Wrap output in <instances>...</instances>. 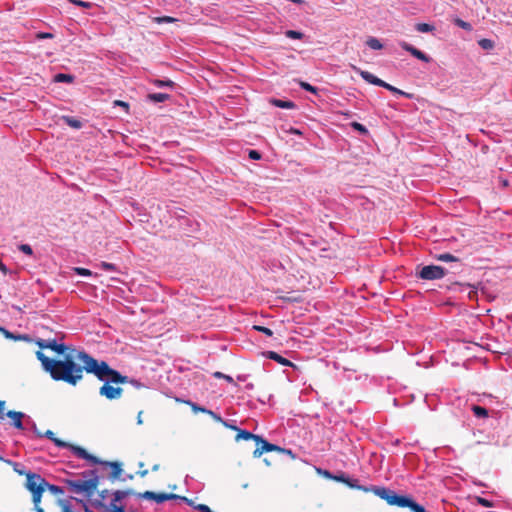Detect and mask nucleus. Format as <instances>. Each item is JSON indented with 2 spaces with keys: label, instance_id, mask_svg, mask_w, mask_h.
<instances>
[{
  "label": "nucleus",
  "instance_id": "nucleus-21",
  "mask_svg": "<svg viewBox=\"0 0 512 512\" xmlns=\"http://www.w3.org/2000/svg\"><path fill=\"white\" fill-rule=\"evenodd\" d=\"M46 490L50 491L55 496L64 494V489L62 487L54 485V484H49L48 482L46 485Z\"/></svg>",
  "mask_w": 512,
  "mask_h": 512
},
{
  "label": "nucleus",
  "instance_id": "nucleus-27",
  "mask_svg": "<svg viewBox=\"0 0 512 512\" xmlns=\"http://www.w3.org/2000/svg\"><path fill=\"white\" fill-rule=\"evenodd\" d=\"M472 411L476 414V416H487L488 410L484 407L478 405L471 406Z\"/></svg>",
  "mask_w": 512,
  "mask_h": 512
},
{
  "label": "nucleus",
  "instance_id": "nucleus-10",
  "mask_svg": "<svg viewBox=\"0 0 512 512\" xmlns=\"http://www.w3.org/2000/svg\"><path fill=\"white\" fill-rule=\"evenodd\" d=\"M123 389L105 382L99 389V394L109 400H116L122 396Z\"/></svg>",
  "mask_w": 512,
  "mask_h": 512
},
{
  "label": "nucleus",
  "instance_id": "nucleus-7",
  "mask_svg": "<svg viewBox=\"0 0 512 512\" xmlns=\"http://www.w3.org/2000/svg\"><path fill=\"white\" fill-rule=\"evenodd\" d=\"M446 270L437 265H427L423 266L419 271L416 272V275L424 280H436L441 279L445 276Z\"/></svg>",
  "mask_w": 512,
  "mask_h": 512
},
{
  "label": "nucleus",
  "instance_id": "nucleus-20",
  "mask_svg": "<svg viewBox=\"0 0 512 512\" xmlns=\"http://www.w3.org/2000/svg\"><path fill=\"white\" fill-rule=\"evenodd\" d=\"M415 28L418 32H422V33L432 32L435 29V27L433 25L428 24V23H418V24H416Z\"/></svg>",
  "mask_w": 512,
  "mask_h": 512
},
{
  "label": "nucleus",
  "instance_id": "nucleus-49",
  "mask_svg": "<svg viewBox=\"0 0 512 512\" xmlns=\"http://www.w3.org/2000/svg\"><path fill=\"white\" fill-rule=\"evenodd\" d=\"M62 508H63V511L64 512H69L68 509H69V505H68V502L67 501H61L60 502Z\"/></svg>",
  "mask_w": 512,
  "mask_h": 512
},
{
  "label": "nucleus",
  "instance_id": "nucleus-8",
  "mask_svg": "<svg viewBox=\"0 0 512 512\" xmlns=\"http://www.w3.org/2000/svg\"><path fill=\"white\" fill-rule=\"evenodd\" d=\"M36 344L41 349H51L52 351L58 353V354H64L65 352L69 351V353L72 352L73 348H70L69 346L63 344V343H57L56 339H38L36 341Z\"/></svg>",
  "mask_w": 512,
  "mask_h": 512
},
{
  "label": "nucleus",
  "instance_id": "nucleus-55",
  "mask_svg": "<svg viewBox=\"0 0 512 512\" xmlns=\"http://www.w3.org/2000/svg\"><path fill=\"white\" fill-rule=\"evenodd\" d=\"M15 472H17L19 475H25L26 476V471L22 470V469H17V468H14Z\"/></svg>",
  "mask_w": 512,
  "mask_h": 512
},
{
  "label": "nucleus",
  "instance_id": "nucleus-51",
  "mask_svg": "<svg viewBox=\"0 0 512 512\" xmlns=\"http://www.w3.org/2000/svg\"><path fill=\"white\" fill-rule=\"evenodd\" d=\"M4 407H5V402L0 400V416L3 415Z\"/></svg>",
  "mask_w": 512,
  "mask_h": 512
},
{
  "label": "nucleus",
  "instance_id": "nucleus-54",
  "mask_svg": "<svg viewBox=\"0 0 512 512\" xmlns=\"http://www.w3.org/2000/svg\"><path fill=\"white\" fill-rule=\"evenodd\" d=\"M39 37H41V38H51V37H52V34H50V33H41V34L39 35Z\"/></svg>",
  "mask_w": 512,
  "mask_h": 512
},
{
  "label": "nucleus",
  "instance_id": "nucleus-31",
  "mask_svg": "<svg viewBox=\"0 0 512 512\" xmlns=\"http://www.w3.org/2000/svg\"><path fill=\"white\" fill-rule=\"evenodd\" d=\"M154 21L156 23H159V24H161V23H173V22L176 21V19L173 18V17H170V16H161V17L154 18Z\"/></svg>",
  "mask_w": 512,
  "mask_h": 512
},
{
  "label": "nucleus",
  "instance_id": "nucleus-56",
  "mask_svg": "<svg viewBox=\"0 0 512 512\" xmlns=\"http://www.w3.org/2000/svg\"><path fill=\"white\" fill-rule=\"evenodd\" d=\"M140 477H145L148 474V470H141L138 472Z\"/></svg>",
  "mask_w": 512,
  "mask_h": 512
},
{
  "label": "nucleus",
  "instance_id": "nucleus-22",
  "mask_svg": "<svg viewBox=\"0 0 512 512\" xmlns=\"http://www.w3.org/2000/svg\"><path fill=\"white\" fill-rule=\"evenodd\" d=\"M73 80H74V77L70 74L59 73V74H56L54 77L55 82L71 83V82H73Z\"/></svg>",
  "mask_w": 512,
  "mask_h": 512
},
{
  "label": "nucleus",
  "instance_id": "nucleus-42",
  "mask_svg": "<svg viewBox=\"0 0 512 512\" xmlns=\"http://www.w3.org/2000/svg\"><path fill=\"white\" fill-rule=\"evenodd\" d=\"M126 495H128V492H125V491H116L114 493V500L115 501H120L122 498H124Z\"/></svg>",
  "mask_w": 512,
  "mask_h": 512
},
{
  "label": "nucleus",
  "instance_id": "nucleus-30",
  "mask_svg": "<svg viewBox=\"0 0 512 512\" xmlns=\"http://www.w3.org/2000/svg\"><path fill=\"white\" fill-rule=\"evenodd\" d=\"M351 126L362 135L368 134V129L364 125H362L358 122H352Z\"/></svg>",
  "mask_w": 512,
  "mask_h": 512
},
{
  "label": "nucleus",
  "instance_id": "nucleus-28",
  "mask_svg": "<svg viewBox=\"0 0 512 512\" xmlns=\"http://www.w3.org/2000/svg\"><path fill=\"white\" fill-rule=\"evenodd\" d=\"M454 23H455L458 27H460V28H462V29H464V30H466V31H471V30H472V26H471V24H470V23H468V22L463 21V20H462V19H460V18H456V19L454 20Z\"/></svg>",
  "mask_w": 512,
  "mask_h": 512
},
{
  "label": "nucleus",
  "instance_id": "nucleus-46",
  "mask_svg": "<svg viewBox=\"0 0 512 512\" xmlns=\"http://www.w3.org/2000/svg\"><path fill=\"white\" fill-rule=\"evenodd\" d=\"M280 454H286L293 460L296 459V455L290 449L283 448V451Z\"/></svg>",
  "mask_w": 512,
  "mask_h": 512
},
{
  "label": "nucleus",
  "instance_id": "nucleus-26",
  "mask_svg": "<svg viewBox=\"0 0 512 512\" xmlns=\"http://www.w3.org/2000/svg\"><path fill=\"white\" fill-rule=\"evenodd\" d=\"M187 404H189V402H186ZM191 407H192V411L194 413H197V412H202V413H206V414H209L210 416H217L214 412L210 411V410H207L205 408H202V407H199L197 406L196 404H193V403H190Z\"/></svg>",
  "mask_w": 512,
  "mask_h": 512
},
{
  "label": "nucleus",
  "instance_id": "nucleus-62",
  "mask_svg": "<svg viewBox=\"0 0 512 512\" xmlns=\"http://www.w3.org/2000/svg\"><path fill=\"white\" fill-rule=\"evenodd\" d=\"M293 133H295V134H299L300 132H299L298 130H296V129H295V130H293Z\"/></svg>",
  "mask_w": 512,
  "mask_h": 512
},
{
  "label": "nucleus",
  "instance_id": "nucleus-6",
  "mask_svg": "<svg viewBox=\"0 0 512 512\" xmlns=\"http://www.w3.org/2000/svg\"><path fill=\"white\" fill-rule=\"evenodd\" d=\"M352 68L360 74V76L365 80L367 81L368 83L370 84H373V85H376V86H380V87H383L395 94H399V95H403V96H406L408 98H411V94H408L388 83H386L385 81L381 80L380 78L376 77L375 75H373L372 73L368 72V71H364V70H361L360 68L356 67L355 65H352Z\"/></svg>",
  "mask_w": 512,
  "mask_h": 512
},
{
  "label": "nucleus",
  "instance_id": "nucleus-59",
  "mask_svg": "<svg viewBox=\"0 0 512 512\" xmlns=\"http://www.w3.org/2000/svg\"><path fill=\"white\" fill-rule=\"evenodd\" d=\"M159 469V464H155L153 467H152V470L153 471H157Z\"/></svg>",
  "mask_w": 512,
  "mask_h": 512
},
{
  "label": "nucleus",
  "instance_id": "nucleus-39",
  "mask_svg": "<svg viewBox=\"0 0 512 512\" xmlns=\"http://www.w3.org/2000/svg\"><path fill=\"white\" fill-rule=\"evenodd\" d=\"M101 268L104 269V270H108V271H115L116 270V266L112 263H108V262H101L100 264Z\"/></svg>",
  "mask_w": 512,
  "mask_h": 512
},
{
  "label": "nucleus",
  "instance_id": "nucleus-15",
  "mask_svg": "<svg viewBox=\"0 0 512 512\" xmlns=\"http://www.w3.org/2000/svg\"><path fill=\"white\" fill-rule=\"evenodd\" d=\"M271 103L274 106L279 107V108H284V109H293V108H295V103L292 102V101H284V100H280V99H272Z\"/></svg>",
  "mask_w": 512,
  "mask_h": 512
},
{
  "label": "nucleus",
  "instance_id": "nucleus-45",
  "mask_svg": "<svg viewBox=\"0 0 512 512\" xmlns=\"http://www.w3.org/2000/svg\"><path fill=\"white\" fill-rule=\"evenodd\" d=\"M127 383H130L131 385H133L134 387H136L138 389L144 387V385L142 383H140L138 380H135V379L129 378V381Z\"/></svg>",
  "mask_w": 512,
  "mask_h": 512
},
{
  "label": "nucleus",
  "instance_id": "nucleus-47",
  "mask_svg": "<svg viewBox=\"0 0 512 512\" xmlns=\"http://www.w3.org/2000/svg\"><path fill=\"white\" fill-rule=\"evenodd\" d=\"M5 416H13V417H16V416H26L23 412H19V411H8Z\"/></svg>",
  "mask_w": 512,
  "mask_h": 512
},
{
  "label": "nucleus",
  "instance_id": "nucleus-40",
  "mask_svg": "<svg viewBox=\"0 0 512 512\" xmlns=\"http://www.w3.org/2000/svg\"><path fill=\"white\" fill-rule=\"evenodd\" d=\"M75 271L81 276H90L92 274L91 271L86 268H75Z\"/></svg>",
  "mask_w": 512,
  "mask_h": 512
},
{
  "label": "nucleus",
  "instance_id": "nucleus-58",
  "mask_svg": "<svg viewBox=\"0 0 512 512\" xmlns=\"http://www.w3.org/2000/svg\"><path fill=\"white\" fill-rule=\"evenodd\" d=\"M335 479L338 481L347 482V480L344 478V475H341L340 477H335Z\"/></svg>",
  "mask_w": 512,
  "mask_h": 512
},
{
  "label": "nucleus",
  "instance_id": "nucleus-63",
  "mask_svg": "<svg viewBox=\"0 0 512 512\" xmlns=\"http://www.w3.org/2000/svg\"><path fill=\"white\" fill-rule=\"evenodd\" d=\"M264 462H266L267 465H270V463L267 461V459H264Z\"/></svg>",
  "mask_w": 512,
  "mask_h": 512
},
{
  "label": "nucleus",
  "instance_id": "nucleus-23",
  "mask_svg": "<svg viewBox=\"0 0 512 512\" xmlns=\"http://www.w3.org/2000/svg\"><path fill=\"white\" fill-rule=\"evenodd\" d=\"M0 332L3 333V335L7 338V339H13V340H20V339H27V336L26 335H18V336H15L13 333L9 332L8 330H6L5 328H2L0 327Z\"/></svg>",
  "mask_w": 512,
  "mask_h": 512
},
{
  "label": "nucleus",
  "instance_id": "nucleus-57",
  "mask_svg": "<svg viewBox=\"0 0 512 512\" xmlns=\"http://www.w3.org/2000/svg\"><path fill=\"white\" fill-rule=\"evenodd\" d=\"M224 379H225L226 381H228L229 383H233V382H234V381H233V378H232L231 376H229V375H225Z\"/></svg>",
  "mask_w": 512,
  "mask_h": 512
},
{
  "label": "nucleus",
  "instance_id": "nucleus-12",
  "mask_svg": "<svg viewBox=\"0 0 512 512\" xmlns=\"http://www.w3.org/2000/svg\"><path fill=\"white\" fill-rule=\"evenodd\" d=\"M399 45L402 49L409 52L415 58H417L423 62H426V63H429L431 61V58L428 55H426L419 49L415 48L414 46L410 45L409 43H407L405 41H401V42H399Z\"/></svg>",
  "mask_w": 512,
  "mask_h": 512
},
{
  "label": "nucleus",
  "instance_id": "nucleus-48",
  "mask_svg": "<svg viewBox=\"0 0 512 512\" xmlns=\"http://www.w3.org/2000/svg\"><path fill=\"white\" fill-rule=\"evenodd\" d=\"M179 499H181V500L185 501V502H186L188 505H190V506H193V507L195 506V505H194V503H193V501H192L191 499H188L187 497L180 496V498H179Z\"/></svg>",
  "mask_w": 512,
  "mask_h": 512
},
{
  "label": "nucleus",
  "instance_id": "nucleus-3",
  "mask_svg": "<svg viewBox=\"0 0 512 512\" xmlns=\"http://www.w3.org/2000/svg\"><path fill=\"white\" fill-rule=\"evenodd\" d=\"M90 475L93 477L83 480V479H66L65 484L69 491L83 495L86 498H90L94 495L95 491L97 490L98 484H99V478L95 475V471H90Z\"/></svg>",
  "mask_w": 512,
  "mask_h": 512
},
{
  "label": "nucleus",
  "instance_id": "nucleus-9",
  "mask_svg": "<svg viewBox=\"0 0 512 512\" xmlns=\"http://www.w3.org/2000/svg\"><path fill=\"white\" fill-rule=\"evenodd\" d=\"M282 451H283L282 447L272 444V443H269L267 440H265L261 436V438H257V447L253 451V457L259 458L262 456L263 453H266V452H277L280 454Z\"/></svg>",
  "mask_w": 512,
  "mask_h": 512
},
{
  "label": "nucleus",
  "instance_id": "nucleus-52",
  "mask_svg": "<svg viewBox=\"0 0 512 512\" xmlns=\"http://www.w3.org/2000/svg\"><path fill=\"white\" fill-rule=\"evenodd\" d=\"M213 376H214L215 378H224V377H225V374H223V373H221V372H215V373L213 374Z\"/></svg>",
  "mask_w": 512,
  "mask_h": 512
},
{
  "label": "nucleus",
  "instance_id": "nucleus-16",
  "mask_svg": "<svg viewBox=\"0 0 512 512\" xmlns=\"http://www.w3.org/2000/svg\"><path fill=\"white\" fill-rule=\"evenodd\" d=\"M257 438H261L260 435H255V434H252L251 432L249 431H246V430H239L237 436H236V439H244V440H250V439H253L256 443H257Z\"/></svg>",
  "mask_w": 512,
  "mask_h": 512
},
{
  "label": "nucleus",
  "instance_id": "nucleus-17",
  "mask_svg": "<svg viewBox=\"0 0 512 512\" xmlns=\"http://www.w3.org/2000/svg\"><path fill=\"white\" fill-rule=\"evenodd\" d=\"M62 119L68 126L72 128L80 129L82 127V122L78 119H75L70 116H63Z\"/></svg>",
  "mask_w": 512,
  "mask_h": 512
},
{
  "label": "nucleus",
  "instance_id": "nucleus-25",
  "mask_svg": "<svg viewBox=\"0 0 512 512\" xmlns=\"http://www.w3.org/2000/svg\"><path fill=\"white\" fill-rule=\"evenodd\" d=\"M478 44L484 50H491L495 46L492 40L486 38L479 40Z\"/></svg>",
  "mask_w": 512,
  "mask_h": 512
},
{
  "label": "nucleus",
  "instance_id": "nucleus-41",
  "mask_svg": "<svg viewBox=\"0 0 512 512\" xmlns=\"http://www.w3.org/2000/svg\"><path fill=\"white\" fill-rule=\"evenodd\" d=\"M194 508L199 512H212V510L205 504H198L194 506Z\"/></svg>",
  "mask_w": 512,
  "mask_h": 512
},
{
  "label": "nucleus",
  "instance_id": "nucleus-2",
  "mask_svg": "<svg viewBox=\"0 0 512 512\" xmlns=\"http://www.w3.org/2000/svg\"><path fill=\"white\" fill-rule=\"evenodd\" d=\"M33 429L38 436L47 437L59 448H69L74 453V455H76L77 457H79L81 459H85L93 464H101L104 466H109L112 470L111 474H110L111 479L114 480L120 476V474L122 472L120 463L101 461L97 457L88 453L84 448H82L80 446H75V445L69 444V443L55 437V434L51 430H47L44 433H42L40 430L37 429L35 424H33Z\"/></svg>",
  "mask_w": 512,
  "mask_h": 512
},
{
  "label": "nucleus",
  "instance_id": "nucleus-50",
  "mask_svg": "<svg viewBox=\"0 0 512 512\" xmlns=\"http://www.w3.org/2000/svg\"><path fill=\"white\" fill-rule=\"evenodd\" d=\"M413 512H426V511L423 506H421L420 504H417V506H415V509L413 510Z\"/></svg>",
  "mask_w": 512,
  "mask_h": 512
},
{
  "label": "nucleus",
  "instance_id": "nucleus-19",
  "mask_svg": "<svg viewBox=\"0 0 512 512\" xmlns=\"http://www.w3.org/2000/svg\"><path fill=\"white\" fill-rule=\"evenodd\" d=\"M368 47L374 50H380L383 48L381 42L375 37H369L366 41Z\"/></svg>",
  "mask_w": 512,
  "mask_h": 512
},
{
  "label": "nucleus",
  "instance_id": "nucleus-13",
  "mask_svg": "<svg viewBox=\"0 0 512 512\" xmlns=\"http://www.w3.org/2000/svg\"><path fill=\"white\" fill-rule=\"evenodd\" d=\"M129 381V377L127 376H124L122 375L120 372H118L117 370H114L111 368L105 382H108V383H115V384H124V383H127Z\"/></svg>",
  "mask_w": 512,
  "mask_h": 512
},
{
  "label": "nucleus",
  "instance_id": "nucleus-18",
  "mask_svg": "<svg viewBox=\"0 0 512 512\" xmlns=\"http://www.w3.org/2000/svg\"><path fill=\"white\" fill-rule=\"evenodd\" d=\"M148 98L153 102H164L169 99V95L166 93H151Z\"/></svg>",
  "mask_w": 512,
  "mask_h": 512
},
{
  "label": "nucleus",
  "instance_id": "nucleus-4",
  "mask_svg": "<svg viewBox=\"0 0 512 512\" xmlns=\"http://www.w3.org/2000/svg\"><path fill=\"white\" fill-rule=\"evenodd\" d=\"M47 481L40 475L31 471L26 473L25 488L31 492L32 501L37 508L41 502L42 495L46 490Z\"/></svg>",
  "mask_w": 512,
  "mask_h": 512
},
{
  "label": "nucleus",
  "instance_id": "nucleus-14",
  "mask_svg": "<svg viewBox=\"0 0 512 512\" xmlns=\"http://www.w3.org/2000/svg\"><path fill=\"white\" fill-rule=\"evenodd\" d=\"M266 356L269 359L277 361L278 363H280L283 366H293V363L291 361H289L288 359L282 357L281 355H279L276 352L268 351V352H266Z\"/></svg>",
  "mask_w": 512,
  "mask_h": 512
},
{
  "label": "nucleus",
  "instance_id": "nucleus-61",
  "mask_svg": "<svg viewBox=\"0 0 512 512\" xmlns=\"http://www.w3.org/2000/svg\"><path fill=\"white\" fill-rule=\"evenodd\" d=\"M37 512H44L42 508H37Z\"/></svg>",
  "mask_w": 512,
  "mask_h": 512
},
{
  "label": "nucleus",
  "instance_id": "nucleus-34",
  "mask_svg": "<svg viewBox=\"0 0 512 512\" xmlns=\"http://www.w3.org/2000/svg\"><path fill=\"white\" fill-rule=\"evenodd\" d=\"M70 2L74 3L75 5H78L83 8H91L93 6V3L91 2H85L82 0H69Z\"/></svg>",
  "mask_w": 512,
  "mask_h": 512
},
{
  "label": "nucleus",
  "instance_id": "nucleus-60",
  "mask_svg": "<svg viewBox=\"0 0 512 512\" xmlns=\"http://www.w3.org/2000/svg\"><path fill=\"white\" fill-rule=\"evenodd\" d=\"M137 424H142V418H138Z\"/></svg>",
  "mask_w": 512,
  "mask_h": 512
},
{
  "label": "nucleus",
  "instance_id": "nucleus-1",
  "mask_svg": "<svg viewBox=\"0 0 512 512\" xmlns=\"http://www.w3.org/2000/svg\"><path fill=\"white\" fill-rule=\"evenodd\" d=\"M37 359L51 378L75 386L83 379V372L94 374L99 380L105 381L111 367L105 361H98L85 351L73 349L62 360L47 357L42 351L36 352Z\"/></svg>",
  "mask_w": 512,
  "mask_h": 512
},
{
  "label": "nucleus",
  "instance_id": "nucleus-29",
  "mask_svg": "<svg viewBox=\"0 0 512 512\" xmlns=\"http://www.w3.org/2000/svg\"><path fill=\"white\" fill-rule=\"evenodd\" d=\"M285 35L290 39H302L304 37V34L302 32L295 30H287L285 32Z\"/></svg>",
  "mask_w": 512,
  "mask_h": 512
},
{
  "label": "nucleus",
  "instance_id": "nucleus-32",
  "mask_svg": "<svg viewBox=\"0 0 512 512\" xmlns=\"http://www.w3.org/2000/svg\"><path fill=\"white\" fill-rule=\"evenodd\" d=\"M253 329L259 332L264 333L265 335L271 337L273 335V331L267 327L260 326V325H254Z\"/></svg>",
  "mask_w": 512,
  "mask_h": 512
},
{
  "label": "nucleus",
  "instance_id": "nucleus-33",
  "mask_svg": "<svg viewBox=\"0 0 512 512\" xmlns=\"http://www.w3.org/2000/svg\"><path fill=\"white\" fill-rule=\"evenodd\" d=\"M154 84L157 86V87H173L174 86V82H172L171 80H167V81H163V80H155L154 81Z\"/></svg>",
  "mask_w": 512,
  "mask_h": 512
},
{
  "label": "nucleus",
  "instance_id": "nucleus-36",
  "mask_svg": "<svg viewBox=\"0 0 512 512\" xmlns=\"http://www.w3.org/2000/svg\"><path fill=\"white\" fill-rule=\"evenodd\" d=\"M10 425L17 429H23L22 418H11Z\"/></svg>",
  "mask_w": 512,
  "mask_h": 512
},
{
  "label": "nucleus",
  "instance_id": "nucleus-37",
  "mask_svg": "<svg viewBox=\"0 0 512 512\" xmlns=\"http://www.w3.org/2000/svg\"><path fill=\"white\" fill-rule=\"evenodd\" d=\"M476 501L478 504L484 506V507H492L493 503L489 501L488 499H485L483 497H476Z\"/></svg>",
  "mask_w": 512,
  "mask_h": 512
},
{
  "label": "nucleus",
  "instance_id": "nucleus-11",
  "mask_svg": "<svg viewBox=\"0 0 512 512\" xmlns=\"http://www.w3.org/2000/svg\"><path fill=\"white\" fill-rule=\"evenodd\" d=\"M140 497L147 499V500H153L157 503H163L167 500L180 498V495L173 494V493H156L153 491H145L144 493L139 495Z\"/></svg>",
  "mask_w": 512,
  "mask_h": 512
},
{
  "label": "nucleus",
  "instance_id": "nucleus-44",
  "mask_svg": "<svg viewBox=\"0 0 512 512\" xmlns=\"http://www.w3.org/2000/svg\"><path fill=\"white\" fill-rule=\"evenodd\" d=\"M249 158H251L253 160H259L261 158V155L256 150H250L249 151Z\"/></svg>",
  "mask_w": 512,
  "mask_h": 512
},
{
  "label": "nucleus",
  "instance_id": "nucleus-38",
  "mask_svg": "<svg viewBox=\"0 0 512 512\" xmlns=\"http://www.w3.org/2000/svg\"><path fill=\"white\" fill-rule=\"evenodd\" d=\"M19 250L27 255H32V253H33L31 246L28 244H21L19 246Z\"/></svg>",
  "mask_w": 512,
  "mask_h": 512
},
{
  "label": "nucleus",
  "instance_id": "nucleus-35",
  "mask_svg": "<svg viewBox=\"0 0 512 512\" xmlns=\"http://www.w3.org/2000/svg\"><path fill=\"white\" fill-rule=\"evenodd\" d=\"M300 86H301V88H303L306 91H309V92H312V93H316L317 92V88L312 86V85H310L307 82L301 81L300 82Z\"/></svg>",
  "mask_w": 512,
  "mask_h": 512
},
{
  "label": "nucleus",
  "instance_id": "nucleus-43",
  "mask_svg": "<svg viewBox=\"0 0 512 512\" xmlns=\"http://www.w3.org/2000/svg\"><path fill=\"white\" fill-rule=\"evenodd\" d=\"M115 106H120L125 109L126 112H128L129 104L127 102L121 101V100H115L114 101Z\"/></svg>",
  "mask_w": 512,
  "mask_h": 512
},
{
  "label": "nucleus",
  "instance_id": "nucleus-53",
  "mask_svg": "<svg viewBox=\"0 0 512 512\" xmlns=\"http://www.w3.org/2000/svg\"><path fill=\"white\" fill-rule=\"evenodd\" d=\"M114 512H125L122 506H114Z\"/></svg>",
  "mask_w": 512,
  "mask_h": 512
},
{
  "label": "nucleus",
  "instance_id": "nucleus-5",
  "mask_svg": "<svg viewBox=\"0 0 512 512\" xmlns=\"http://www.w3.org/2000/svg\"><path fill=\"white\" fill-rule=\"evenodd\" d=\"M374 493L381 499L385 500L389 505L398 506L402 508L407 507L411 511H413L415 509V506H417L418 504L412 498L403 495H398L394 491L385 487L375 488Z\"/></svg>",
  "mask_w": 512,
  "mask_h": 512
},
{
  "label": "nucleus",
  "instance_id": "nucleus-24",
  "mask_svg": "<svg viewBox=\"0 0 512 512\" xmlns=\"http://www.w3.org/2000/svg\"><path fill=\"white\" fill-rule=\"evenodd\" d=\"M436 259L442 262L458 261V259L450 253L439 254L436 256Z\"/></svg>",
  "mask_w": 512,
  "mask_h": 512
}]
</instances>
